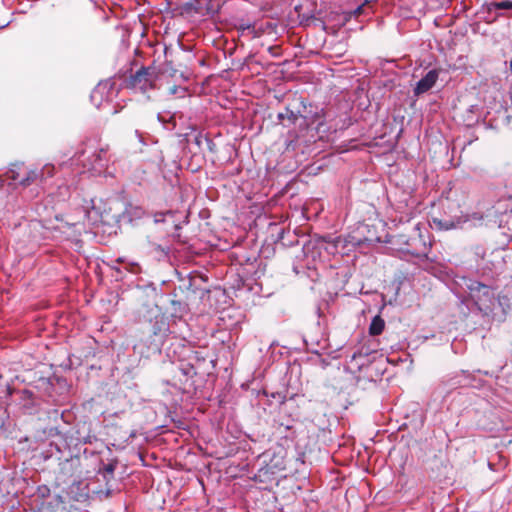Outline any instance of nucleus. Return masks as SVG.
Instances as JSON below:
<instances>
[{
  "label": "nucleus",
  "mask_w": 512,
  "mask_h": 512,
  "mask_svg": "<svg viewBox=\"0 0 512 512\" xmlns=\"http://www.w3.org/2000/svg\"><path fill=\"white\" fill-rule=\"evenodd\" d=\"M297 130L289 131L285 140V150L296 155L306 154L316 143L320 136L314 128L299 123Z\"/></svg>",
  "instance_id": "obj_2"
},
{
  "label": "nucleus",
  "mask_w": 512,
  "mask_h": 512,
  "mask_svg": "<svg viewBox=\"0 0 512 512\" xmlns=\"http://www.w3.org/2000/svg\"><path fill=\"white\" fill-rule=\"evenodd\" d=\"M114 470L115 466L113 464H107L104 466L101 474L106 481H109L111 478H113Z\"/></svg>",
  "instance_id": "obj_21"
},
{
  "label": "nucleus",
  "mask_w": 512,
  "mask_h": 512,
  "mask_svg": "<svg viewBox=\"0 0 512 512\" xmlns=\"http://www.w3.org/2000/svg\"><path fill=\"white\" fill-rule=\"evenodd\" d=\"M23 168V163H13L10 165L8 171L6 172V175L12 181H17L19 183V180L22 178L21 172Z\"/></svg>",
  "instance_id": "obj_18"
},
{
  "label": "nucleus",
  "mask_w": 512,
  "mask_h": 512,
  "mask_svg": "<svg viewBox=\"0 0 512 512\" xmlns=\"http://www.w3.org/2000/svg\"><path fill=\"white\" fill-rule=\"evenodd\" d=\"M305 116H308L309 119L307 123H302L307 127L314 128V131L320 132L323 131L322 127L324 126V111L322 108H315V111H309Z\"/></svg>",
  "instance_id": "obj_12"
},
{
  "label": "nucleus",
  "mask_w": 512,
  "mask_h": 512,
  "mask_svg": "<svg viewBox=\"0 0 512 512\" xmlns=\"http://www.w3.org/2000/svg\"><path fill=\"white\" fill-rule=\"evenodd\" d=\"M79 464V457H71L60 463V471L66 477L73 476L76 469L79 467Z\"/></svg>",
  "instance_id": "obj_15"
},
{
  "label": "nucleus",
  "mask_w": 512,
  "mask_h": 512,
  "mask_svg": "<svg viewBox=\"0 0 512 512\" xmlns=\"http://www.w3.org/2000/svg\"><path fill=\"white\" fill-rule=\"evenodd\" d=\"M122 261H123L122 258L117 259V262H122Z\"/></svg>",
  "instance_id": "obj_33"
},
{
  "label": "nucleus",
  "mask_w": 512,
  "mask_h": 512,
  "mask_svg": "<svg viewBox=\"0 0 512 512\" xmlns=\"http://www.w3.org/2000/svg\"><path fill=\"white\" fill-rule=\"evenodd\" d=\"M293 270H294V272H295L296 274H299V273H300V271H299V269H298V267H297V266H294V267H293Z\"/></svg>",
  "instance_id": "obj_31"
},
{
  "label": "nucleus",
  "mask_w": 512,
  "mask_h": 512,
  "mask_svg": "<svg viewBox=\"0 0 512 512\" xmlns=\"http://www.w3.org/2000/svg\"><path fill=\"white\" fill-rule=\"evenodd\" d=\"M37 492H38L39 496H41L42 498H45V497L49 496L50 489L46 485H42V486L38 487Z\"/></svg>",
  "instance_id": "obj_24"
},
{
  "label": "nucleus",
  "mask_w": 512,
  "mask_h": 512,
  "mask_svg": "<svg viewBox=\"0 0 512 512\" xmlns=\"http://www.w3.org/2000/svg\"><path fill=\"white\" fill-rule=\"evenodd\" d=\"M171 214H172V212H171V211L155 213V214H154V222H155V223H161V222H164V221H165V216H166V215H171Z\"/></svg>",
  "instance_id": "obj_23"
},
{
  "label": "nucleus",
  "mask_w": 512,
  "mask_h": 512,
  "mask_svg": "<svg viewBox=\"0 0 512 512\" xmlns=\"http://www.w3.org/2000/svg\"><path fill=\"white\" fill-rule=\"evenodd\" d=\"M145 214V211L142 207L139 206H129L126 209V215L130 221L134 219H141Z\"/></svg>",
  "instance_id": "obj_19"
},
{
  "label": "nucleus",
  "mask_w": 512,
  "mask_h": 512,
  "mask_svg": "<svg viewBox=\"0 0 512 512\" xmlns=\"http://www.w3.org/2000/svg\"><path fill=\"white\" fill-rule=\"evenodd\" d=\"M439 77V72L436 69H432L426 73L415 85L414 95L419 96L429 91L436 83Z\"/></svg>",
  "instance_id": "obj_11"
},
{
  "label": "nucleus",
  "mask_w": 512,
  "mask_h": 512,
  "mask_svg": "<svg viewBox=\"0 0 512 512\" xmlns=\"http://www.w3.org/2000/svg\"><path fill=\"white\" fill-rule=\"evenodd\" d=\"M189 359L191 363L194 361L196 364H200L201 362L206 361V356L201 351H192Z\"/></svg>",
  "instance_id": "obj_22"
},
{
  "label": "nucleus",
  "mask_w": 512,
  "mask_h": 512,
  "mask_svg": "<svg viewBox=\"0 0 512 512\" xmlns=\"http://www.w3.org/2000/svg\"><path fill=\"white\" fill-rule=\"evenodd\" d=\"M110 493H111V491L108 489V490L106 491V496H109V495H110Z\"/></svg>",
  "instance_id": "obj_32"
},
{
  "label": "nucleus",
  "mask_w": 512,
  "mask_h": 512,
  "mask_svg": "<svg viewBox=\"0 0 512 512\" xmlns=\"http://www.w3.org/2000/svg\"><path fill=\"white\" fill-rule=\"evenodd\" d=\"M151 331L152 340L149 344V348L154 351H160L170 334L169 323L164 315L155 316Z\"/></svg>",
  "instance_id": "obj_7"
},
{
  "label": "nucleus",
  "mask_w": 512,
  "mask_h": 512,
  "mask_svg": "<svg viewBox=\"0 0 512 512\" xmlns=\"http://www.w3.org/2000/svg\"><path fill=\"white\" fill-rule=\"evenodd\" d=\"M278 119L283 123V125H287L285 121L289 124L298 125L299 123H307L309 117L295 113L291 109L286 108L284 112L278 114Z\"/></svg>",
  "instance_id": "obj_13"
},
{
  "label": "nucleus",
  "mask_w": 512,
  "mask_h": 512,
  "mask_svg": "<svg viewBox=\"0 0 512 512\" xmlns=\"http://www.w3.org/2000/svg\"><path fill=\"white\" fill-rule=\"evenodd\" d=\"M468 378H469V382H473L475 384H478L479 388L481 387L482 381L481 380H477L476 377L473 374H471L470 372H468Z\"/></svg>",
  "instance_id": "obj_27"
},
{
  "label": "nucleus",
  "mask_w": 512,
  "mask_h": 512,
  "mask_svg": "<svg viewBox=\"0 0 512 512\" xmlns=\"http://www.w3.org/2000/svg\"><path fill=\"white\" fill-rule=\"evenodd\" d=\"M205 142H206V144H207L208 149H209L211 152H214V148H215V144H214V142H213L210 138H208V137H205Z\"/></svg>",
  "instance_id": "obj_28"
},
{
  "label": "nucleus",
  "mask_w": 512,
  "mask_h": 512,
  "mask_svg": "<svg viewBox=\"0 0 512 512\" xmlns=\"http://www.w3.org/2000/svg\"><path fill=\"white\" fill-rule=\"evenodd\" d=\"M179 369L186 377H193L197 374L196 367L191 362L187 364H181Z\"/></svg>",
  "instance_id": "obj_20"
},
{
  "label": "nucleus",
  "mask_w": 512,
  "mask_h": 512,
  "mask_svg": "<svg viewBox=\"0 0 512 512\" xmlns=\"http://www.w3.org/2000/svg\"><path fill=\"white\" fill-rule=\"evenodd\" d=\"M2 186V184L0 183V187Z\"/></svg>",
  "instance_id": "obj_34"
},
{
  "label": "nucleus",
  "mask_w": 512,
  "mask_h": 512,
  "mask_svg": "<svg viewBox=\"0 0 512 512\" xmlns=\"http://www.w3.org/2000/svg\"><path fill=\"white\" fill-rule=\"evenodd\" d=\"M54 173L55 167L52 164H45L41 168H26L24 176L19 180V185L28 187L32 184H44L48 178L54 176Z\"/></svg>",
  "instance_id": "obj_5"
},
{
  "label": "nucleus",
  "mask_w": 512,
  "mask_h": 512,
  "mask_svg": "<svg viewBox=\"0 0 512 512\" xmlns=\"http://www.w3.org/2000/svg\"><path fill=\"white\" fill-rule=\"evenodd\" d=\"M510 11L512 10V1L511 0H492V1H485L481 6V11L483 13L491 14L493 12H496L494 16V20H496L499 17H503V12L498 11Z\"/></svg>",
  "instance_id": "obj_10"
},
{
  "label": "nucleus",
  "mask_w": 512,
  "mask_h": 512,
  "mask_svg": "<svg viewBox=\"0 0 512 512\" xmlns=\"http://www.w3.org/2000/svg\"><path fill=\"white\" fill-rule=\"evenodd\" d=\"M326 240L323 237L308 240L302 248L307 269H316V264L322 257V250L325 248Z\"/></svg>",
  "instance_id": "obj_6"
},
{
  "label": "nucleus",
  "mask_w": 512,
  "mask_h": 512,
  "mask_svg": "<svg viewBox=\"0 0 512 512\" xmlns=\"http://www.w3.org/2000/svg\"><path fill=\"white\" fill-rule=\"evenodd\" d=\"M205 137L206 136H203L202 133H198L195 138H194V143L198 146V147H201L202 143L205 142Z\"/></svg>",
  "instance_id": "obj_26"
},
{
  "label": "nucleus",
  "mask_w": 512,
  "mask_h": 512,
  "mask_svg": "<svg viewBox=\"0 0 512 512\" xmlns=\"http://www.w3.org/2000/svg\"><path fill=\"white\" fill-rule=\"evenodd\" d=\"M109 83H100L98 84L92 91L91 95H90V98H91V101L97 106L99 107L102 102L104 101V92L108 89L109 87Z\"/></svg>",
  "instance_id": "obj_16"
},
{
  "label": "nucleus",
  "mask_w": 512,
  "mask_h": 512,
  "mask_svg": "<svg viewBox=\"0 0 512 512\" xmlns=\"http://www.w3.org/2000/svg\"><path fill=\"white\" fill-rule=\"evenodd\" d=\"M442 384L446 389H455L458 387H472L479 388L478 384L473 382H469L468 371L461 370L460 372H456L453 375L447 376Z\"/></svg>",
  "instance_id": "obj_9"
},
{
  "label": "nucleus",
  "mask_w": 512,
  "mask_h": 512,
  "mask_svg": "<svg viewBox=\"0 0 512 512\" xmlns=\"http://www.w3.org/2000/svg\"><path fill=\"white\" fill-rule=\"evenodd\" d=\"M157 118H158V120H159L160 122H162V123L167 122V120L165 119V117H164L162 114H160V113L157 115Z\"/></svg>",
  "instance_id": "obj_29"
},
{
  "label": "nucleus",
  "mask_w": 512,
  "mask_h": 512,
  "mask_svg": "<svg viewBox=\"0 0 512 512\" xmlns=\"http://www.w3.org/2000/svg\"><path fill=\"white\" fill-rule=\"evenodd\" d=\"M457 284L473 300L480 311H490L495 302V293L492 287L477 280L461 277Z\"/></svg>",
  "instance_id": "obj_1"
},
{
  "label": "nucleus",
  "mask_w": 512,
  "mask_h": 512,
  "mask_svg": "<svg viewBox=\"0 0 512 512\" xmlns=\"http://www.w3.org/2000/svg\"><path fill=\"white\" fill-rule=\"evenodd\" d=\"M384 327H385L384 320L379 315H377V316L373 317V319L370 323L369 333L372 336L380 335L383 332Z\"/></svg>",
  "instance_id": "obj_17"
},
{
  "label": "nucleus",
  "mask_w": 512,
  "mask_h": 512,
  "mask_svg": "<svg viewBox=\"0 0 512 512\" xmlns=\"http://www.w3.org/2000/svg\"><path fill=\"white\" fill-rule=\"evenodd\" d=\"M177 90H178V87L174 86V87L171 89V94H176V93H177Z\"/></svg>",
  "instance_id": "obj_30"
},
{
  "label": "nucleus",
  "mask_w": 512,
  "mask_h": 512,
  "mask_svg": "<svg viewBox=\"0 0 512 512\" xmlns=\"http://www.w3.org/2000/svg\"><path fill=\"white\" fill-rule=\"evenodd\" d=\"M151 245H152L154 250L160 251V252L164 253L165 255H168L170 253V248L169 247H163L162 245H159V244H156V243H152Z\"/></svg>",
  "instance_id": "obj_25"
},
{
  "label": "nucleus",
  "mask_w": 512,
  "mask_h": 512,
  "mask_svg": "<svg viewBox=\"0 0 512 512\" xmlns=\"http://www.w3.org/2000/svg\"><path fill=\"white\" fill-rule=\"evenodd\" d=\"M462 223L461 219L460 218H455V219H452V218H432V227L438 229V230H443V231H448V230H452V229H456L460 226V224Z\"/></svg>",
  "instance_id": "obj_14"
},
{
  "label": "nucleus",
  "mask_w": 512,
  "mask_h": 512,
  "mask_svg": "<svg viewBox=\"0 0 512 512\" xmlns=\"http://www.w3.org/2000/svg\"><path fill=\"white\" fill-rule=\"evenodd\" d=\"M157 79L158 72L155 67H142L130 76L128 86L146 92L155 87Z\"/></svg>",
  "instance_id": "obj_4"
},
{
  "label": "nucleus",
  "mask_w": 512,
  "mask_h": 512,
  "mask_svg": "<svg viewBox=\"0 0 512 512\" xmlns=\"http://www.w3.org/2000/svg\"><path fill=\"white\" fill-rule=\"evenodd\" d=\"M415 229L419 233L417 237H411L406 242L405 252L419 259L426 258L430 251V244L426 242L424 236L420 233L419 224L415 226Z\"/></svg>",
  "instance_id": "obj_8"
},
{
  "label": "nucleus",
  "mask_w": 512,
  "mask_h": 512,
  "mask_svg": "<svg viewBox=\"0 0 512 512\" xmlns=\"http://www.w3.org/2000/svg\"><path fill=\"white\" fill-rule=\"evenodd\" d=\"M76 161L83 165L81 174L88 173L91 176H100L105 175L109 159L107 151L101 148L83 151Z\"/></svg>",
  "instance_id": "obj_3"
}]
</instances>
